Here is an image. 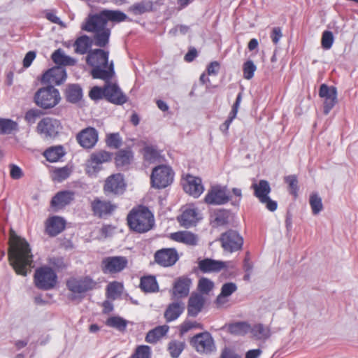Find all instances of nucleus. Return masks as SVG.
<instances>
[{"label": "nucleus", "mask_w": 358, "mask_h": 358, "mask_svg": "<svg viewBox=\"0 0 358 358\" xmlns=\"http://www.w3.org/2000/svg\"><path fill=\"white\" fill-rule=\"evenodd\" d=\"M127 15L119 10H103L99 14L89 17L83 29L94 33V44L105 47L109 41L110 29L107 27L108 21L120 22L124 21Z\"/></svg>", "instance_id": "obj_1"}, {"label": "nucleus", "mask_w": 358, "mask_h": 358, "mask_svg": "<svg viewBox=\"0 0 358 358\" xmlns=\"http://www.w3.org/2000/svg\"><path fill=\"white\" fill-rule=\"evenodd\" d=\"M8 258L17 274L26 276L33 263V255L29 243L13 231L10 233Z\"/></svg>", "instance_id": "obj_2"}, {"label": "nucleus", "mask_w": 358, "mask_h": 358, "mask_svg": "<svg viewBox=\"0 0 358 358\" xmlns=\"http://www.w3.org/2000/svg\"><path fill=\"white\" fill-rule=\"evenodd\" d=\"M86 62L93 67L91 71L93 78L107 80L110 79L114 73L113 62L110 64L108 69H106L108 63V52L101 49L90 50Z\"/></svg>", "instance_id": "obj_3"}, {"label": "nucleus", "mask_w": 358, "mask_h": 358, "mask_svg": "<svg viewBox=\"0 0 358 358\" xmlns=\"http://www.w3.org/2000/svg\"><path fill=\"white\" fill-rule=\"evenodd\" d=\"M127 222L130 229L138 233H145L155 225V218L148 208L138 206L133 208L127 215Z\"/></svg>", "instance_id": "obj_4"}, {"label": "nucleus", "mask_w": 358, "mask_h": 358, "mask_svg": "<svg viewBox=\"0 0 358 358\" xmlns=\"http://www.w3.org/2000/svg\"><path fill=\"white\" fill-rule=\"evenodd\" d=\"M34 283L40 289L50 290L57 283V275L55 271L48 266H42L35 270Z\"/></svg>", "instance_id": "obj_5"}, {"label": "nucleus", "mask_w": 358, "mask_h": 358, "mask_svg": "<svg viewBox=\"0 0 358 358\" xmlns=\"http://www.w3.org/2000/svg\"><path fill=\"white\" fill-rule=\"evenodd\" d=\"M60 99L59 91L52 86L41 87L37 90L34 95L36 104L43 109L55 107L59 103Z\"/></svg>", "instance_id": "obj_6"}, {"label": "nucleus", "mask_w": 358, "mask_h": 358, "mask_svg": "<svg viewBox=\"0 0 358 358\" xmlns=\"http://www.w3.org/2000/svg\"><path fill=\"white\" fill-rule=\"evenodd\" d=\"M61 129L60 122L55 118L50 117L41 120L36 127L37 133L45 140L55 138Z\"/></svg>", "instance_id": "obj_7"}, {"label": "nucleus", "mask_w": 358, "mask_h": 358, "mask_svg": "<svg viewBox=\"0 0 358 358\" xmlns=\"http://www.w3.org/2000/svg\"><path fill=\"white\" fill-rule=\"evenodd\" d=\"M251 187L254 189L255 196L266 205L268 210L275 211L277 209V203L269 197L271 187L268 181L261 180L258 183H253Z\"/></svg>", "instance_id": "obj_8"}, {"label": "nucleus", "mask_w": 358, "mask_h": 358, "mask_svg": "<svg viewBox=\"0 0 358 358\" xmlns=\"http://www.w3.org/2000/svg\"><path fill=\"white\" fill-rule=\"evenodd\" d=\"M173 180V172L170 166L162 165L153 169L151 175L152 186L156 188H164Z\"/></svg>", "instance_id": "obj_9"}, {"label": "nucleus", "mask_w": 358, "mask_h": 358, "mask_svg": "<svg viewBox=\"0 0 358 358\" xmlns=\"http://www.w3.org/2000/svg\"><path fill=\"white\" fill-rule=\"evenodd\" d=\"M190 343L195 350L201 354H209L215 350L214 341L208 332L196 334L192 338Z\"/></svg>", "instance_id": "obj_10"}, {"label": "nucleus", "mask_w": 358, "mask_h": 358, "mask_svg": "<svg viewBox=\"0 0 358 358\" xmlns=\"http://www.w3.org/2000/svg\"><path fill=\"white\" fill-rule=\"evenodd\" d=\"M98 283L90 277L71 278L68 280V289L74 294H82L95 289Z\"/></svg>", "instance_id": "obj_11"}, {"label": "nucleus", "mask_w": 358, "mask_h": 358, "mask_svg": "<svg viewBox=\"0 0 358 358\" xmlns=\"http://www.w3.org/2000/svg\"><path fill=\"white\" fill-rule=\"evenodd\" d=\"M105 80V99L114 104L122 105L127 101V97L123 94L120 88L115 83Z\"/></svg>", "instance_id": "obj_12"}, {"label": "nucleus", "mask_w": 358, "mask_h": 358, "mask_svg": "<svg viewBox=\"0 0 358 358\" xmlns=\"http://www.w3.org/2000/svg\"><path fill=\"white\" fill-rule=\"evenodd\" d=\"M112 155L105 150L93 152L87 162V172L90 175L96 173L101 169V164L110 161Z\"/></svg>", "instance_id": "obj_13"}, {"label": "nucleus", "mask_w": 358, "mask_h": 358, "mask_svg": "<svg viewBox=\"0 0 358 358\" xmlns=\"http://www.w3.org/2000/svg\"><path fill=\"white\" fill-rule=\"evenodd\" d=\"M222 246L229 252H234L240 250L243 245V238L235 231H228L223 234L220 238Z\"/></svg>", "instance_id": "obj_14"}, {"label": "nucleus", "mask_w": 358, "mask_h": 358, "mask_svg": "<svg viewBox=\"0 0 358 358\" xmlns=\"http://www.w3.org/2000/svg\"><path fill=\"white\" fill-rule=\"evenodd\" d=\"M199 268L205 272H217L222 269L226 271H233L236 265L233 262L216 261L211 259H205L199 263Z\"/></svg>", "instance_id": "obj_15"}, {"label": "nucleus", "mask_w": 358, "mask_h": 358, "mask_svg": "<svg viewBox=\"0 0 358 358\" xmlns=\"http://www.w3.org/2000/svg\"><path fill=\"white\" fill-rule=\"evenodd\" d=\"M128 260L125 257H108L102 261V270L105 273H119L126 268Z\"/></svg>", "instance_id": "obj_16"}, {"label": "nucleus", "mask_w": 358, "mask_h": 358, "mask_svg": "<svg viewBox=\"0 0 358 358\" xmlns=\"http://www.w3.org/2000/svg\"><path fill=\"white\" fill-rule=\"evenodd\" d=\"M126 189V183L124 177L120 173H117L109 176L103 187V190L107 194H120Z\"/></svg>", "instance_id": "obj_17"}, {"label": "nucleus", "mask_w": 358, "mask_h": 358, "mask_svg": "<svg viewBox=\"0 0 358 358\" xmlns=\"http://www.w3.org/2000/svg\"><path fill=\"white\" fill-rule=\"evenodd\" d=\"M230 199L224 187L214 186L206 195L205 202L211 205H222L227 203Z\"/></svg>", "instance_id": "obj_18"}, {"label": "nucleus", "mask_w": 358, "mask_h": 358, "mask_svg": "<svg viewBox=\"0 0 358 358\" xmlns=\"http://www.w3.org/2000/svg\"><path fill=\"white\" fill-rule=\"evenodd\" d=\"M319 95L324 99V113L327 115L337 101L336 89L322 84L320 88Z\"/></svg>", "instance_id": "obj_19"}, {"label": "nucleus", "mask_w": 358, "mask_h": 358, "mask_svg": "<svg viewBox=\"0 0 358 358\" xmlns=\"http://www.w3.org/2000/svg\"><path fill=\"white\" fill-rule=\"evenodd\" d=\"M155 262L161 266H170L178 261V255L175 249H162L155 253Z\"/></svg>", "instance_id": "obj_20"}, {"label": "nucleus", "mask_w": 358, "mask_h": 358, "mask_svg": "<svg viewBox=\"0 0 358 358\" xmlns=\"http://www.w3.org/2000/svg\"><path fill=\"white\" fill-rule=\"evenodd\" d=\"M65 78V70L62 67L57 66L45 71L41 78V82L43 83L60 85Z\"/></svg>", "instance_id": "obj_21"}, {"label": "nucleus", "mask_w": 358, "mask_h": 358, "mask_svg": "<svg viewBox=\"0 0 358 358\" xmlns=\"http://www.w3.org/2000/svg\"><path fill=\"white\" fill-rule=\"evenodd\" d=\"M79 144L85 148H92L98 141V133L92 127L83 129L77 136Z\"/></svg>", "instance_id": "obj_22"}, {"label": "nucleus", "mask_w": 358, "mask_h": 358, "mask_svg": "<svg viewBox=\"0 0 358 358\" xmlns=\"http://www.w3.org/2000/svg\"><path fill=\"white\" fill-rule=\"evenodd\" d=\"M184 190L194 197H199L203 192L201 180L199 178L189 175L183 183Z\"/></svg>", "instance_id": "obj_23"}, {"label": "nucleus", "mask_w": 358, "mask_h": 358, "mask_svg": "<svg viewBox=\"0 0 358 358\" xmlns=\"http://www.w3.org/2000/svg\"><path fill=\"white\" fill-rule=\"evenodd\" d=\"M45 231L51 236H55L61 233L65 228L66 222L59 216H52L45 222Z\"/></svg>", "instance_id": "obj_24"}, {"label": "nucleus", "mask_w": 358, "mask_h": 358, "mask_svg": "<svg viewBox=\"0 0 358 358\" xmlns=\"http://www.w3.org/2000/svg\"><path fill=\"white\" fill-rule=\"evenodd\" d=\"M192 281L186 277L178 278L173 285L172 294L176 298H182L188 295Z\"/></svg>", "instance_id": "obj_25"}, {"label": "nucleus", "mask_w": 358, "mask_h": 358, "mask_svg": "<svg viewBox=\"0 0 358 358\" xmlns=\"http://www.w3.org/2000/svg\"><path fill=\"white\" fill-rule=\"evenodd\" d=\"M74 199V193L70 191L59 192L51 201V206L56 210L62 209Z\"/></svg>", "instance_id": "obj_26"}, {"label": "nucleus", "mask_w": 358, "mask_h": 358, "mask_svg": "<svg viewBox=\"0 0 358 358\" xmlns=\"http://www.w3.org/2000/svg\"><path fill=\"white\" fill-rule=\"evenodd\" d=\"M115 208V205L110 201H101L99 199H96L92 202V210L94 215L99 217L110 214Z\"/></svg>", "instance_id": "obj_27"}, {"label": "nucleus", "mask_w": 358, "mask_h": 358, "mask_svg": "<svg viewBox=\"0 0 358 358\" xmlns=\"http://www.w3.org/2000/svg\"><path fill=\"white\" fill-rule=\"evenodd\" d=\"M205 299L199 294H194L189 299L187 311L188 315L196 317L202 310Z\"/></svg>", "instance_id": "obj_28"}, {"label": "nucleus", "mask_w": 358, "mask_h": 358, "mask_svg": "<svg viewBox=\"0 0 358 358\" xmlns=\"http://www.w3.org/2000/svg\"><path fill=\"white\" fill-rule=\"evenodd\" d=\"M170 237L175 241L188 245H195L198 242L197 236L193 233L187 231L172 233L171 234Z\"/></svg>", "instance_id": "obj_29"}, {"label": "nucleus", "mask_w": 358, "mask_h": 358, "mask_svg": "<svg viewBox=\"0 0 358 358\" xmlns=\"http://www.w3.org/2000/svg\"><path fill=\"white\" fill-rule=\"evenodd\" d=\"M197 210L194 208L189 207L183 211L179 217V222L182 226L189 227L197 222L199 220Z\"/></svg>", "instance_id": "obj_30"}, {"label": "nucleus", "mask_w": 358, "mask_h": 358, "mask_svg": "<svg viewBox=\"0 0 358 358\" xmlns=\"http://www.w3.org/2000/svg\"><path fill=\"white\" fill-rule=\"evenodd\" d=\"M185 308L184 304L180 302H174L167 307L164 317L167 322H171L176 320L183 312Z\"/></svg>", "instance_id": "obj_31"}, {"label": "nucleus", "mask_w": 358, "mask_h": 358, "mask_svg": "<svg viewBox=\"0 0 358 358\" xmlns=\"http://www.w3.org/2000/svg\"><path fill=\"white\" fill-rule=\"evenodd\" d=\"M134 155L130 148L120 150L116 153L115 164L117 167L127 166L131 164Z\"/></svg>", "instance_id": "obj_32"}, {"label": "nucleus", "mask_w": 358, "mask_h": 358, "mask_svg": "<svg viewBox=\"0 0 358 358\" xmlns=\"http://www.w3.org/2000/svg\"><path fill=\"white\" fill-rule=\"evenodd\" d=\"M52 59L58 65L73 66L76 63V59L66 55L62 49H58L52 53Z\"/></svg>", "instance_id": "obj_33"}, {"label": "nucleus", "mask_w": 358, "mask_h": 358, "mask_svg": "<svg viewBox=\"0 0 358 358\" xmlns=\"http://www.w3.org/2000/svg\"><path fill=\"white\" fill-rule=\"evenodd\" d=\"M250 333L252 337L257 340L265 341L271 336L270 329L262 324H254L252 327L250 326Z\"/></svg>", "instance_id": "obj_34"}, {"label": "nucleus", "mask_w": 358, "mask_h": 358, "mask_svg": "<svg viewBox=\"0 0 358 358\" xmlns=\"http://www.w3.org/2000/svg\"><path fill=\"white\" fill-rule=\"evenodd\" d=\"M169 326L162 325L150 330L146 335L145 341L149 343H155L162 338L169 331Z\"/></svg>", "instance_id": "obj_35"}, {"label": "nucleus", "mask_w": 358, "mask_h": 358, "mask_svg": "<svg viewBox=\"0 0 358 358\" xmlns=\"http://www.w3.org/2000/svg\"><path fill=\"white\" fill-rule=\"evenodd\" d=\"M92 41L87 36H82L74 42L75 52L80 55H84L91 47Z\"/></svg>", "instance_id": "obj_36"}, {"label": "nucleus", "mask_w": 358, "mask_h": 358, "mask_svg": "<svg viewBox=\"0 0 358 358\" xmlns=\"http://www.w3.org/2000/svg\"><path fill=\"white\" fill-rule=\"evenodd\" d=\"M140 286L145 292H155L159 290L155 278L151 275L141 278Z\"/></svg>", "instance_id": "obj_37"}, {"label": "nucleus", "mask_w": 358, "mask_h": 358, "mask_svg": "<svg viewBox=\"0 0 358 358\" xmlns=\"http://www.w3.org/2000/svg\"><path fill=\"white\" fill-rule=\"evenodd\" d=\"M65 152L64 148L62 146H55L47 149L44 152V157L46 159L50 162H55L59 160Z\"/></svg>", "instance_id": "obj_38"}, {"label": "nucleus", "mask_w": 358, "mask_h": 358, "mask_svg": "<svg viewBox=\"0 0 358 358\" xmlns=\"http://www.w3.org/2000/svg\"><path fill=\"white\" fill-rule=\"evenodd\" d=\"M250 324L245 322H236L229 326L231 334L236 336H244L250 331Z\"/></svg>", "instance_id": "obj_39"}, {"label": "nucleus", "mask_w": 358, "mask_h": 358, "mask_svg": "<svg viewBox=\"0 0 358 358\" xmlns=\"http://www.w3.org/2000/svg\"><path fill=\"white\" fill-rule=\"evenodd\" d=\"M185 346V342L173 340L168 344L167 350L172 358H178L183 351Z\"/></svg>", "instance_id": "obj_40"}, {"label": "nucleus", "mask_w": 358, "mask_h": 358, "mask_svg": "<svg viewBox=\"0 0 358 358\" xmlns=\"http://www.w3.org/2000/svg\"><path fill=\"white\" fill-rule=\"evenodd\" d=\"M66 94L69 101L77 102L82 97V89L78 85H71L66 89Z\"/></svg>", "instance_id": "obj_41"}, {"label": "nucleus", "mask_w": 358, "mask_h": 358, "mask_svg": "<svg viewBox=\"0 0 358 358\" xmlns=\"http://www.w3.org/2000/svg\"><path fill=\"white\" fill-rule=\"evenodd\" d=\"M123 289L122 283L114 281L107 286V296L109 299H115L121 295Z\"/></svg>", "instance_id": "obj_42"}, {"label": "nucleus", "mask_w": 358, "mask_h": 358, "mask_svg": "<svg viewBox=\"0 0 358 358\" xmlns=\"http://www.w3.org/2000/svg\"><path fill=\"white\" fill-rule=\"evenodd\" d=\"M143 158L148 164H152L156 162L159 158L158 151L153 147L146 146L143 150Z\"/></svg>", "instance_id": "obj_43"}, {"label": "nucleus", "mask_w": 358, "mask_h": 358, "mask_svg": "<svg viewBox=\"0 0 358 358\" xmlns=\"http://www.w3.org/2000/svg\"><path fill=\"white\" fill-rule=\"evenodd\" d=\"M106 324L110 327L117 329L119 331H124L126 329L127 322L123 318L115 316L109 317L106 320Z\"/></svg>", "instance_id": "obj_44"}, {"label": "nucleus", "mask_w": 358, "mask_h": 358, "mask_svg": "<svg viewBox=\"0 0 358 358\" xmlns=\"http://www.w3.org/2000/svg\"><path fill=\"white\" fill-rule=\"evenodd\" d=\"M17 129V122L9 119L0 118V133L10 134Z\"/></svg>", "instance_id": "obj_45"}, {"label": "nucleus", "mask_w": 358, "mask_h": 358, "mask_svg": "<svg viewBox=\"0 0 358 358\" xmlns=\"http://www.w3.org/2000/svg\"><path fill=\"white\" fill-rule=\"evenodd\" d=\"M309 202L314 215H317L323 209L322 199L317 194H312L310 196Z\"/></svg>", "instance_id": "obj_46"}, {"label": "nucleus", "mask_w": 358, "mask_h": 358, "mask_svg": "<svg viewBox=\"0 0 358 358\" xmlns=\"http://www.w3.org/2000/svg\"><path fill=\"white\" fill-rule=\"evenodd\" d=\"M71 173V169L67 166L56 169L53 171L52 179L57 182H62L66 179Z\"/></svg>", "instance_id": "obj_47"}, {"label": "nucleus", "mask_w": 358, "mask_h": 358, "mask_svg": "<svg viewBox=\"0 0 358 358\" xmlns=\"http://www.w3.org/2000/svg\"><path fill=\"white\" fill-rule=\"evenodd\" d=\"M241 100H242L241 94H238L237 97H236V101H235L234 104L232 106V109H231V111L229 113V117L225 121L226 129H229V125L232 122L234 118H236V115L238 113V110L240 104H241Z\"/></svg>", "instance_id": "obj_48"}, {"label": "nucleus", "mask_w": 358, "mask_h": 358, "mask_svg": "<svg viewBox=\"0 0 358 358\" xmlns=\"http://www.w3.org/2000/svg\"><path fill=\"white\" fill-rule=\"evenodd\" d=\"M151 349L148 345H139L138 346L131 358H150Z\"/></svg>", "instance_id": "obj_49"}, {"label": "nucleus", "mask_w": 358, "mask_h": 358, "mask_svg": "<svg viewBox=\"0 0 358 358\" xmlns=\"http://www.w3.org/2000/svg\"><path fill=\"white\" fill-rule=\"evenodd\" d=\"M106 144L108 147L115 149L118 148L122 145V138L119 133L109 134L106 136Z\"/></svg>", "instance_id": "obj_50"}, {"label": "nucleus", "mask_w": 358, "mask_h": 358, "mask_svg": "<svg viewBox=\"0 0 358 358\" xmlns=\"http://www.w3.org/2000/svg\"><path fill=\"white\" fill-rule=\"evenodd\" d=\"M256 69L257 66L252 60L245 62L243 66L244 78L250 80L254 76Z\"/></svg>", "instance_id": "obj_51"}, {"label": "nucleus", "mask_w": 358, "mask_h": 358, "mask_svg": "<svg viewBox=\"0 0 358 358\" xmlns=\"http://www.w3.org/2000/svg\"><path fill=\"white\" fill-rule=\"evenodd\" d=\"M193 329H201L203 327L200 323L196 321L185 320L180 327V334L183 335Z\"/></svg>", "instance_id": "obj_52"}, {"label": "nucleus", "mask_w": 358, "mask_h": 358, "mask_svg": "<svg viewBox=\"0 0 358 358\" xmlns=\"http://www.w3.org/2000/svg\"><path fill=\"white\" fill-rule=\"evenodd\" d=\"M213 287V282L208 278H202L199 281L198 289L203 294L209 293Z\"/></svg>", "instance_id": "obj_53"}, {"label": "nucleus", "mask_w": 358, "mask_h": 358, "mask_svg": "<svg viewBox=\"0 0 358 358\" xmlns=\"http://www.w3.org/2000/svg\"><path fill=\"white\" fill-rule=\"evenodd\" d=\"M334 37L331 31H324L322 33L321 44L322 47L325 50H329L333 45Z\"/></svg>", "instance_id": "obj_54"}, {"label": "nucleus", "mask_w": 358, "mask_h": 358, "mask_svg": "<svg viewBox=\"0 0 358 358\" xmlns=\"http://www.w3.org/2000/svg\"><path fill=\"white\" fill-rule=\"evenodd\" d=\"M105 85L103 87H93L90 91L89 96L92 100H99L105 98Z\"/></svg>", "instance_id": "obj_55"}, {"label": "nucleus", "mask_w": 358, "mask_h": 358, "mask_svg": "<svg viewBox=\"0 0 358 358\" xmlns=\"http://www.w3.org/2000/svg\"><path fill=\"white\" fill-rule=\"evenodd\" d=\"M41 113L38 109H31L28 110L25 114V120L29 124H33L36 122L37 118L41 115Z\"/></svg>", "instance_id": "obj_56"}, {"label": "nucleus", "mask_w": 358, "mask_h": 358, "mask_svg": "<svg viewBox=\"0 0 358 358\" xmlns=\"http://www.w3.org/2000/svg\"><path fill=\"white\" fill-rule=\"evenodd\" d=\"M237 290V286L234 282L224 283L221 288L220 293L229 297Z\"/></svg>", "instance_id": "obj_57"}, {"label": "nucleus", "mask_w": 358, "mask_h": 358, "mask_svg": "<svg viewBox=\"0 0 358 358\" xmlns=\"http://www.w3.org/2000/svg\"><path fill=\"white\" fill-rule=\"evenodd\" d=\"M230 297L225 296L221 293L217 296L215 303L218 308H227L229 306Z\"/></svg>", "instance_id": "obj_58"}, {"label": "nucleus", "mask_w": 358, "mask_h": 358, "mask_svg": "<svg viewBox=\"0 0 358 358\" xmlns=\"http://www.w3.org/2000/svg\"><path fill=\"white\" fill-rule=\"evenodd\" d=\"M285 180L286 181L287 183H288L289 188L291 189V193L296 196V191L298 189V181L296 177L295 176H288L285 178Z\"/></svg>", "instance_id": "obj_59"}, {"label": "nucleus", "mask_w": 358, "mask_h": 358, "mask_svg": "<svg viewBox=\"0 0 358 358\" xmlns=\"http://www.w3.org/2000/svg\"><path fill=\"white\" fill-rule=\"evenodd\" d=\"M36 57V53L34 51L28 52L24 59H23V66L24 68H28L31 66L32 62L34 60Z\"/></svg>", "instance_id": "obj_60"}, {"label": "nucleus", "mask_w": 358, "mask_h": 358, "mask_svg": "<svg viewBox=\"0 0 358 358\" xmlns=\"http://www.w3.org/2000/svg\"><path fill=\"white\" fill-rule=\"evenodd\" d=\"M10 175L13 179H20L22 176V171L19 166L13 164L10 166Z\"/></svg>", "instance_id": "obj_61"}, {"label": "nucleus", "mask_w": 358, "mask_h": 358, "mask_svg": "<svg viewBox=\"0 0 358 358\" xmlns=\"http://www.w3.org/2000/svg\"><path fill=\"white\" fill-rule=\"evenodd\" d=\"M282 34L280 27H274L271 34V38L274 44H277L282 38Z\"/></svg>", "instance_id": "obj_62"}, {"label": "nucleus", "mask_w": 358, "mask_h": 358, "mask_svg": "<svg viewBox=\"0 0 358 358\" xmlns=\"http://www.w3.org/2000/svg\"><path fill=\"white\" fill-rule=\"evenodd\" d=\"M221 358H242L241 355L236 353L231 349H224L221 355Z\"/></svg>", "instance_id": "obj_63"}, {"label": "nucleus", "mask_w": 358, "mask_h": 358, "mask_svg": "<svg viewBox=\"0 0 358 358\" xmlns=\"http://www.w3.org/2000/svg\"><path fill=\"white\" fill-rule=\"evenodd\" d=\"M262 353L260 349L250 350L245 353V358H259Z\"/></svg>", "instance_id": "obj_64"}]
</instances>
